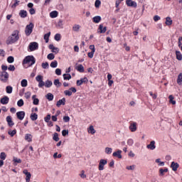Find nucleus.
I'll list each match as a JSON object with an SVG mask.
<instances>
[{
    "mask_svg": "<svg viewBox=\"0 0 182 182\" xmlns=\"http://www.w3.org/2000/svg\"><path fill=\"white\" fill-rule=\"evenodd\" d=\"M19 39V31H14L13 33L7 38L6 43V45H12V43H15Z\"/></svg>",
    "mask_w": 182,
    "mask_h": 182,
    "instance_id": "f257e3e1",
    "label": "nucleus"
},
{
    "mask_svg": "<svg viewBox=\"0 0 182 182\" xmlns=\"http://www.w3.org/2000/svg\"><path fill=\"white\" fill-rule=\"evenodd\" d=\"M23 63L27 66H32V65H35V58L28 55L24 58Z\"/></svg>",
    "mask_w": 182,
    "mask_h": 182,
    "instance_id": "f03ea898",
    "label": "nucleus"
},
{
    "mask_svg": "<svg viewBox=\"0 0 182 182\" xmlns=\"http://www.w3.org/2000/svg\"><path fill=\"white\" fill-rule=\"evenodd\" d=\"M9 79V74H8L6 71H3L1 73L0 80H1V82H4V83H6Z\"/></svg>",
    "mask_w": 182,
    "mask_h": 182,
    "instance_id": "7ed1b4c3",
    "label": "nucleus"
},
{
    "mask_svg": "<svg viewBox=\"0 0 182 182\" xmlns=\"http://www.w3.org/2000/svg\"><path fill=\"white\" fill-rule=\"evenodd\" d=\"M33 23H30L28 25L26 26L25 29V33L26 36H29L31 33H32V31H33Z\"/></svg>",
    "mask_w": 182,
    "mask_h": 182,
    "instance_id": "20e7f679",
    "label": "nucleus"
},
{
    "mask_svg": "<svg viewBox=\"0 0 182 182\" xmlns=\"http://www.w3.org/2000/svg\"><path fill=\"white\" fill-rule=\"evenodd\" d=\"M36 80L38 82V87H43L45 86V82H43V77L42 75H38L36 77Z\"/></svg>",
    "mask_w": 182,
    "mask_h": 182,
    "instance_id": "39448f33",
    "label": "nucleus"
},
{
    "mask_svg": "<svg viewBox=\"0 0 182 182\" xmlns=\"http://www.w3.org/2000/svg\"><path fill=\"white\" fill-rule=\"evenodd\" d=\"M106 164H107V160L100 159L99 167H98V169L100 170V171L105 170V166H106Z\"/></svg>",
    "mask_w": 182,
    "mask_h": 182,
    "instance_id": "423d86ee",
    "label": "nucleus"
},
{
    "mask_svg": "<svg viewBox=\"0 0 182 182\" xmlns=\"http://www.w3.org/2000/svg\"><path fill=\"white\" fill-rule=\"evenodd\" d=\"M31 52H33V50H36V49H38V48H39V44H38V43L36 42H33L31 43L29 46H28Z\"/></svg>",
    "mask_w": 182,
    "mask_h": 182,
    "instance_id": "0eeeda50",
    "label": "nucleus"
},
{
    "mask_svg": "<svg viewBox=\"0 0 182 182\" xmlns=\"http://www.w3.org/2000/svg\"><path fill=\"white\" fill-rule=\"evenodd\" d=\"M126 4L127 6H132V8H137V3L132 0H126Z\"/></svg>",
    "mask_w": 182,
    "mask_h": 182,
    "instance_id": "6e6552de",
    "label": "nucleus"
},
{
    "mask_svg": "<svg viewBox=\"0 0 182 182\" xmlns=\"http://www.w3.org/2000/svg\"><path fill=\"white\" fill-rule=\"evenodd\" d=\"M106 31H107V28L103 26V24H100L99 26V28L97 30L98 33H105L106 32Z\"/></svg>",
    "mask_w": 182,
    "mask_h": 182,
    "instance_id": "1a4fd4ad",
    "label": "nucleus"
},
{
    "mask_svg": "<svg viewBox=\"0 0 182 182\" xmlns=\"http://www.w3.org/2000/svg\"><path fill=\"white\" fill-rule=\"evenodd\" d=\"M23 174L26 176V181L29 182L31 181V177H32V175L28 171V170L25 169L23 171Z\"/></svg>",
    "mask_w": 182,
    "mask_h": 182,
    "instance_id": "9d476101",
    "label": "nucleus"
},
{
    "mask_svg": "<svg viewBox=\"0 0 182 182\" xmlns=\"http://www.w3.org/2000/svg\"><path fill=\"white\" fill-rule=\"evenodd\" d=\"M88 80L87 77L82 78L81 80H77V86H82L83 83H87Z\"/></svg>",
    "mask_w": 182,
    "mask_h": 182,
    "instance_id": "9b49d317",
    "label": "nucleus"
},
{
    "mask_svg": "<svg viewBox=\"0 0 182 182\" xmlns=\"http://www.w3.org/2000/svg\"><path fill=\"white\" fill-rule=\"evenodd\" d=\"M178 167H180L178 163H176L174 161L171 162V168H172L173 171H177V168H178Z\"/></svg>",
    "mask_w": 182,
    "mask_h": 182,
    "instance_id": "f8f14e48",
    "label": "nucleus"
},
{
    "mask_svg": "<svg viewBox=\"0 0 182 182\" xmlns=\"http://www.w3.org/2000/svg\"><path fill=\"white\" fill-rule=\"evenodd\" d=\"M16 116L19 120H23V118L25 117V112L20 111L16 113Z\"/></svg>",
    "mask_w": 182,
    "mask_h": 182,
    "instance_id": "ddd939ff",
    "label": "nucleus"
},
{
    "mask_svg": "<svg viewBox=\"0 0 182 182\" xmlns=\"http://www.w3.org/2000/svg\"><path fill=\"white\" fill-rule=\"evenodd\" d=\"M49 49H50L53 52V53H55V55L57 53H59V48H56L53 45L50 44L49 46Z\"/></svg>",
    "mask_w": 182,
    "mask_h": 182,
    "instance_id": "4468645a",
    "label": "nucleus"
},
{
    "mask_svg": "<svg viewBox=\"0 0 182 182\" xmlns=\"http://www.w3.org/2000/svg\"><path fill=\"white\" fill-rule=\"evenodd\" d=\"M149 150H154L156 149V141H151L149 144L146 146Z\"/></svg>",
    "mask_w": 182,
    "mask_h": 182,
    "instance_id": "2eb2a0df",
    "label": "nucleus"
},
{
    "mask_svg": "<svg viewBox=\"0 0 182 182\" xmlns=\"http://www.w3.org/2000/svg\"><path fill=\"white\" fill-rule=\"evenodd\" d=\"M129 129L131 132H134L136 130H137V124L136 122H133L129 126Z\"/></svg>",
    "mask_w": 182,
    "mask_h": 182,
    "instance_id": "dca6fc26",
    "label": "nucleus"
},
{
    "mask_svg": "<svg viewBox=\"0 0 182 182\" xmlns=\"http://www.w3.org/2000/svg\"><path fill=\"white\" fill-rule=\"evenodd\" d=\"M0 102L1 105H8L9 102V97L5 96L3 98L1 99Z\"/></svg>",
    "mask_w": 182,
    "mask_h": 182,
    "instance_id": "f3484780",
    "label": "nucleus"
},
{
    "mask_svg": "<svg viewBox=\"0 0 182 182\" xmlns=\"http://www.w3.org/2000/svg\"><path fill=\"white\" fill-rule=\"evenodd\" d=\"M114 157H117L118 159H122V150H117L112 154Z\"/></svg>",
    "mask_w": 182,
    "mask_h": 182,
    "instance_id": "a211bd4d",
    "label": "nucleus"
},
{
    "mask_svg": "<svg viewBox=\"0 0 182 182\" xmlns=\"http://www.w3.org/2000/svg\"><path fill=\"white\" fill-rule=\"evenodd\" d=\"M87 132L89 134H95V133H96V130L93 125H90V127L87 128Z\"/></svg>",
    "mask_w": 182,
    "mask_h": 182,
    "instance_id": "6ab92c4d",
    "label": "nucleus"
},
{
    "mask_svg": "<svg viewBox=\"0 0 182 182\" xmlns=\"http://www.w3.org/2000/svg\"><path fill=\"white\" fill-rule=\"evenodd\" d=\"M6 122L10 127H12V126H14V124H15L14 123V121H12V117H11V116H8L6 117Z\"/></svg>",
    "mask_w": 182,
    "mask_h": 182,
    "instance_id": "aec40b11",
    "label": "nucleus"
},
{
    "mask_svg": "<svg viewBox=\"0 0 182 182\" xmlns=\"http://www.w3.org/2000/svg\"><path fill=\"white\" fill-rule=\"evenodd\" d=\"M65 102H66V99L65 98H63V99L58 100L57 102V104H56L57 107H60L61 105H65Z\"/></svg>",
    "mask_w": 182,
    "mask_h": 182,
    "instance_id": "412c9836",
    "label": "nucleus"
},
{
    "mask_svg": "<svg viewBox=\"0 0 182 182\" xmlns=\"http://www.w3.org/2000/svg\"><path fill=\"white\" fill-rule=\"evenodd\" d=\"M75 69L80 73H83L85 72V68L83 67V65H82V64L78 65L75 68Z\"/></svg>",
    "mask_w": 182,
    "mask_h": 182,
    "instance_id": "4be33fe9",
    "label": "nucleus"
},
{
    "mask_svg": "<svg viewBox=\"0 0 182 182\" xmlns=\"http://www.w3.org/2000/svg\"><path fill=\"white\" fill-rule=\"evenodd\" d=\"M100 21H102V17H100V16H96L92 18V21L94 22V23H99Z\"/></svg>",
    "mask_w": 182,
    "mask_h": 182,
    "instance_id": "5701e85b",
    "label": "nucleus"
},
{
    "mask_svg": "<svg viewBox=\"0 0 182 182\" xmlns=\"http://www.w3.org/2000/svg\"><path fill=\"white\" fill-rule=\"evenodd\" d=\"M165 23L167 26H170L171 25H173V20H171V18L170 17H166Z\"/></svg>",
    "mask_w": 182,
    "mask_h": 182,
    "instance_id": "b1692460",
    "label": "nucleus"
},
{
    "mask_svg": "<svg viewBox=\"0 0 182 182\" xmlns=\"http://www.w3.org/2000/svg\"><path fill=\"white\" fill-rule=\"evenodd\" d=\"M25 140H26V141H28V143H31V141H32V134H26Z\"/></svg>",
    "mask_w": 182,
    "mask_h": 182,
    "instance_id": "393cba45",
    "label": "nucleus"
},
{
    "mask_svg": "<svg viewBox=\"0 0 182 182\" xmlns=\"http://www.w3.org/2000/svg\"><path fill=\"white\" fill-rule=\"evenodd\" d=\"M19 15L21 18H26V16H28V12H26V11L25 10H21L19 13Z\"/></svg>",
    "mask_w": 182,
    "mask_h": 182,
    "instance_id": "a878e982",
    "label": "nucleus"
},
{
    "mask_svg": "<svg viewBox=\"0 0 182 182\" xmlns=\"http://www.w3.org/2000/svg\"><path fill=\"white\" fill-rule=\"evenodd\" d=\"M155 162L160 167L164 166V161H161V159H157L155 160Z\"/></svg>",
    "mask_w": 182,
    "mask_h": 182,
    "instance_id": "bb28decb",
    "label": "nucleus"
},
{
    "mask_svg": "<svg viewBox=\"0 0 182 182\" xmlns=\"http://www.w3.org/2000/svg\"><path fill=\"white\" fill-rule=\"evenodd\" d=\"M32 99H33V103L35 105H39V99L36 98V95H33L32 96Z\"/></svg>",
    "mask_w": 182,
    "mask_h": 182,
    "instance_id": "cd10ccee",
    "label": "nucleus"
},
{
    "mask_svg": "<svg viewBox=\"0 0 182 182\" xmlns=\"http://www.w3.org/2000/svg\"><path fill=\"white\" fill-rule=\"evenodd\" d=\"M80 30V26L77 25V24H75L73 27V31L74 32H79V31Z\"/></svg>",
    "mask_w": 182,
    "mask_h": 182,
    "instance_id": "c85d7f7f",
    "label": "nucleus"
},
{
    "mask_svg": "<svg viewBox=\"0 0 182 182\" xmlns=\"http://www.w3.org/2000/svg\"><path fill=\"white\" fill-rule=\"evenodd\" d=\"M64 80H70L72 79V75L70 74H63Z\"/></svg>",
    "mask_w": 182,
    "mask_h": 182,
    "instance_id": "c756f323",
    "label": "nucleus"
},
{
    "mask_svg": "<svg viewBox=\"0 0 182 182\" xmlns=\"http://www.w3.org/2000/svg\"><path fill=\"white\" fill-rule=\"evenodd\" d=\"M50 18H57L58 17V11H53L50 12Z\"/></svg>",
    "mask_w": 182,
    "mask_h": 182,
    "instance_id": "7c9ffc66",
    "label": "nucleus"
},
{
    "mask_svg": "<svg viewBox=\"0 0 182 182\" xmlns=\"http://www.w3.org/2000/svg\"><path fill=\"white\" fill-rule=\"evenodd\" d=\"M176 59H178V60H182V55L181 53H180V51H176Z\"/></svg>",
    "mask_w": 182,
    "mask_h": 182,
    "instance_id": "2f4dec72",
    "label": "nucleus"
},
{
    "mask_svg": "<svg viewBox=\"0 0 182 182\" xmlns=\"http://www.w3.org/2000/svg\"><path fill=\"white\" fill-rule=\"evenodd\" d=\"M169 103H171V105H176V100H174V97L173 95H169Z\"/></svg>",
    "mask_w": 182,
    "mask_h": 182,
    "instance_id": "473e14b6",
    "label": "nucleus"
},
{
    "mask_svg": "<svg viewBox=\"0 0 182 182\" xmlns=\"http://www.w3.org/2000/svg\"><path fill=\"white\" fill-rule=\"evenodd\" d=\"M30 117L31 120H33V122H35V120H38V115L36 114V113L31 114Z\"/></svg>",
    "mask_w": 182,
    "mask_h": 182,
    "instance_id": "72a5a7b5",
    "label": "nucleus"
},
{
    "mask_svg": "<svg viewBox=\"0 0 182 182\" xmlns=\"http://www.w3.org/2000/svg\"><path fill=\"white\" fill-rule=\"evenodd\" d=\"M113 151V149L110 147H106L105 148V153L106 154H112V152Z\"/></svg>",
    "mask_w": 182,
    "mask_h": 182,
    "instance_id": "f704fd0d",
    "label": "nucleus"
},
{
    "mask_svg": "<svg viewBox=\"0 0 182 182\" xmlns=\"http://www.w3.org/2000/svg\"><path fill=\"white\" fill-rule=\"evenodd\" d=\"M54 85L57 87H60V86L62 85V83H60V82L59 81L58 79H56V80H54Z\"/></svg>",
    "mask_w": 182,
    "mask_h": 182,
    "instance_id": "c9c22d12",
    "label": "nucleus"
},
{
    "mask_svg": "<svg viewBox=\"0 0 182 182\" xmlns=\"http://www.w3.org/2000/svg\"><path fill=\"white\" fill-rule=\"evenodd\" d=\"M46 99H48V100H53V95H52V93H48L46 95Z\"/></svg>",
    "mask_w": 182,
    "mask_h": 182,
    "instance_id": "e433bc0d",
    "label": "nucleus"
},
{
    "mask_svg": "<svg viewBox=\"0 0 182 182\" xmlns=\"http://www.w3.org/2000/svg\"><path fill=\"white\" fill-rule=\"evenodd\" d=\"M12 90H13V88H12V87H11L10 85H9V86H7V87H6V93H9V94L12 93Z\"/></svg>",
    "mask_w": 182,
    "mask_h": 182,
    "instance_id": "4c0bfd02",
    "label": "nucleus"
},
{
    "mask_svg": "<svg viewBox=\"0 0 182 182\" xmlns=\"http://www.w3.org/2000/svg\"><path fill=\"white\" fill-rule=\"evenodd\" d=\"M49 36H50V32L44 35V39L46 40V43L49 42Z\"/></svg>",
    "mask_w": 182,
    "mask_h": 182,
    "instance_id": "58836bf2",
    "label": "nucleus"
},
{
    "mask_svg": "<svg viewBox=\"0 0 182 182\" xmlns=\"http://www.w3.org/2000/svg\"><path fill=\"white\" fill-rule=\"evenodd\" d=\"M21 85L22 87H26V86H28V80H23L21 82Z\"/></svg>",
    "mask_w": 182,
    "mask_h": 182,
    "instance_id": "ea45409f",
    "label": "nucleus"
},
{
    "mask_svg": "<svg viewBox=\"0 0 182 182\" xmlns=\"http://www.w3.org/2000/svg\"><path fill=\"white\" fill-rule=\"evenodd\" d=\"M13 161H14V163L15 164H20V163H22V160H21L20 159H18V158H16V157H14V159H13Z\"/></svg>",
    "mask_w": 182,
    "mask_h": 182,
    "instance_id": "a19ab883",
    "label": "nucleus"
},
{
    "mask_svg": "<svg viewBox=\"0 0 182 182\" xmlns=\"http://www.w3.org/2000/svg\"><path fill=\"white\" fill-rule=\"evenodd\" d=\"M181 82H182V73H180L178 76V79H177V83L178 85H181Z\"/></svg>",
    "mask_w": 182,
    "mask_h": 182,
    "instance_id": "79ce46f5",
    "label": "nucleus"
},
{
    "mask_svg": "<svg viewBox=\"0 0 182 182\" xmlns=\"http://www.w3.org/2000/svg\"><path fill=\"white\" fill-rule=\"evenodd\" d=\"M14 60H15V58H14V57H12V56H9L7 58V62L9 63H14Z\"/></svg>",
    "mask_w": 182,
    "mask_h": 182,
    "instance_id": "37998d69",
    "label": "nucleus"
},
{
    "mask_svg": "<svg viewBox=\"0 0 182 182\" xmlns=\"http://www.w3.org/2000/svg\"><path fill=\"white\" fill-rule=\"evenodd\" d=\"M50 66L51 68H58V61L54 60V61L51 62Z\"/></svg>",
    "mask_w": 182,
    "mask_h": 182,
    "instance_id": "c03bdc74",
    "label": "nucleus"
},
{
    "mask_svg": "<svg viewBox=\"0 0 182 182\" xmlns=\"http://www.w3.org/2000/svg\"><path fill=\"white\" fill-rule=\"evenodd\" d=\"M47 58L49 60H53V59H55V55L53 53H50L48 55Z\"/></svg>",
    "mask_w": 182,
    "mask_h": 182,
    "instance_id": "a18cd8bd",
    "label": "nucleus"
},
{
    "mask_svg": "<svg viewBox=\"0 0 182 182\" xmlns=\"http://www.w3.org/2000/svg\"><path fill=\"white\" fill-rule=\"evenodd\" d=\"M53 139L55 141H58L59 140V134L56 132L54 133V136L53 137Z\"/></svg>",
    "mask_w": 182,
    "mask_h": 182,
    "instance_id": "49530a36",
    "label": "nucleus"
},
{
    "mask_svg": "<svg viewBox=\"0 0 182 182\" xmlns=\"http://www.w3.org/2000/svg\"><path fill=\"white\" fill-rule=\"evenodd\" d=\"M52 85H53L52 81L47 80L45 82L44 86H46V87H50V86H52Z\"/></svg>",
    "mask_w": 182,
    "mask_h": 182,
    "instance_id": "de8ad7c7",
    "label": "nucleus"
},
{
    "mask_svg": "<svg viewBox=\"0 0 182 182\" xmlns=\"http://www.w3.org/2000/svg\"><path fill=\"white\" fill-rule=\"evenodd\" d=\"M9 134L11 136L14 137V134H16V129H14L13 131L10 130L9 131Z\"/></svg>",
    "mask_w": 182,
    "mask_h": 182,
    "instance_id": "09e8293b",
    "label": "nucleus"
},
{
    "mask_svg": "<svg viewBox=\"0 0 182 182\" xmlns=\"http://www.w3.org/2000/svg\"><path fill=\"white\" fill-rule=\"evenodd\" d=\"M0 159L1 160H5V159H6V154H5V152H1L0 154Z\"/></svg>",
    "mask_w": 182,
    "mask_h": 182,
    "instance_id": "8fccbe9b",
    "label": "nucleus"
},
{
    "mask_svg": "<svg viewBox=\"0 0 182 182\" xmlns=\"http://www.w3.org/2000/svg\"><path fill=\"white\" fill-rule=\"evenodd\" d=\"M17 105L18 107H22L23 106V100L21 99L20 100L18 101Z\"/></svg>",
    "mask_w": 182,
    "mask_h": 182,
    "instance_id": "3c124183",
    "label": "nucleus"
},
{
    "mask_svg": "<svg viewBox=\"0 0 182 182\" xmlns=\"http://www.w3.org/2000/svg\"><path fill=\"white\" fill-rule=\"evenodd\" d=\"M18 5H19V1L15 0V3L11 6V8L15 9V8H16V6H18Z\"/></svg>",
    "mask_w": 182,
    "mask_h": 182,
    "instance_id": "603ef678",
    "label": "nucleus"
},
{
    "mask_svg": "<svg viewBox=\"0 0 182 182\" xmlns=\"http://www.w3.org/2000/svg\"><path fill=\"white\" fill-rule=\"evenodd\" d=\"M41 66H42L43 69H48V68H49V63H43Z\"/></svg>",
    "mask_w": 182,
    "mask_h": 182,
    "instance_id": "864d4df0",
    "label": "nucleus"
},
{
    "mask_svg": "<svg viewBox=\"0 0 182 182\" xmlns=\"http://www.w3.org/2000/svg\"><path fill=\"white\" fill-rule=\"evenodd\" d=\"M65 96H72V91L70 90H65L64 91Z\"/></svg>",
    "mask_w": 182,
    "mask_h": 182,
    "instance_id": "5fc2aeb1",
    "label": "nucleus"
},
{
    "mask_svg": "<svg viewBox=\"0 0 182 182\" xmlns=\"http://www.w3.org/2000/svg\"><path fill=\"white\" fill-rule=\"evenodd\" d=\"M100 0H96L95 3V8H99V6H100Z\"/></svg>",
    "mask_w": 182,
    "mask_h": 182,
    "instance_id": "6e6d98bb",
    "label": "nucleus"
},
{
    "mask_svg": "<svg viewBox=\"0 0 182 182\" xmlns=\"http://www.w3.org/2000/svg\"><path fill=\"white\" fill-rule=\"evenodd\" d=\"M44 120L46 123H49V121L50 120V114H48L45 118Z\"/></svg>",
    "mask_w": 182,
    "mask_h": 182,
    "instance_id": "4d7b16f0",
    "label": "nucleus"
},
{
    "mask_svg": "<svg viewBox=\"0 0 182 182\" xmlns=\"http://www.w3.org/2000/svg\"><path fill=\"white\" fill-rule=\"evenodd\" d=\"M63 119L65 123H68V122L70 121V117H69L68 116L63 117Z\"/></svg>",
    "mask_w": 182,
    "mask_h": 182,
    "instance_id": "13d9d810",
    "label": "nucleus"
},
{
    "mask_svg": "<svg viewBox=\"0 0 182 182\" xmlns=\"http://www.w3.org/2000/svg\"><path fill=\"white\" fill-rule=\"evenodd\" d=\"M80 176L81 178H86V174H85V171H82L81 173H80Z\"/></svg>",
    "mask_w": 182,
    "mask_h": 182,
    "instance_id": "bf43d9fd",
    "label": "nucleus"
},
{
    "mask_svg": "<svg viewBox=\"0 0 182 182\" xmlns=\"http://www.w3.org/2000/svg\"><path fill=\"white\" fill-rule=\"evenodd\" d=\"M62 134L65 137V136H68V134H69V131L64 129L62 131Z\"/></svg>",
    "mask_w": 182,
    "mask_h": 182,
    "instance_id": "052dcab7",
    "label": "nucleus"
},
{
    "mask_svg": "<svg viewBox=\"0 0 182 182\" xmlns=\"http://www.w3.org/2000/svg\"><path fill=\"white\" fill-rule=\"evenodd\" d=\"M55 39L58 42H59V41H60V34H59V33L55 34Z\"/></svg>",
    "mask_w": 182,
    "mask_h": 182,
    "instance_id": "680f3d73",
    "label": "nucleus"
},
{
    "mask_svg": "<svg viewBox=\"0 0 182 182\" xmlns=\"http://www.w3.org/2000/svg\"><path fill=\"white\" fill-rule=\"evenodd\" d=\"M94 55H95V51H91V52L88 53L87 56H88V58H90V59H92V58H93Z\"/></svg>",
    "mask_w": 182,
    "mask_h": 182,
    "instance_id": "e2e57ef3",
    "label": "nucleus"
},
{
    "mask_svg": "<svg viewBox=\"0 0 182 182\" xmlns=\"http://www.w3.org/2000/svg\"><path fill=\"white\" fill-rule=\"evenodd\" d=\"M133 143H134L133 139H128V141H127V145L128 146H133Z\"/></svg>",
    "mask_w": 182,
    "mask_h": 182,
    "instance_id": "0e129e2a",
    "label": "nucleus"
},
{
    "mask_svg": "<svg viewBox=\"0 0 182 182\" xmlns=\"http://www.w3.org/2000/svg\"><path fill=\"white\" fill-rule=\"evenodd\" d=\"M160 19H161V18L159 16H154V22H157V21H160Z\"/></svg>",
    "mask_w": 182,
    "mask_h": 182,
    "instance_id": "69168bd1",
    "label": "nucleus"
},
{
    "mask_svg": "<svg viewBox=\"0 0 182 182\" xmlns=\"http://www.w3.org/2000/svg\"><path fill=\"white\" fill-rule=\"evenodd\" d=\"M9 70L14 72L15 70V66L14 65H9V67L8 68Z\"/></svg>",
    "mask_w": 182,
    "mask_h": 182,
    "instance_id": "338daca9",
    "label": "nucleus"
},
{
    "mask_svg": "<svg viewBox=\"0 0 182 182\" xmlns=\"http://www.w3.org/2000/svg\"><path fill=\"white\" fill-rule=\"evenodd\" d=\"M31 92H27L25 93V97L26 99H29V97H31Z\"/></svg>",
    "mask_w": 182,
    "mask_h": 182,
    "instance_id": "774afa93",
    "label": "nucleus"
}]
</instances>
